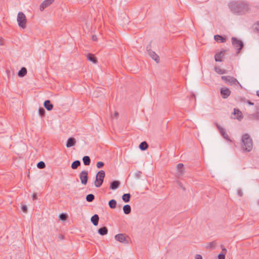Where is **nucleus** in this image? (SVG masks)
Wrapping results in <instances>:
<instances>
[{
	"mask_svg": "<svg viewBox=\"0 0 259 259\" xmlns=\"http://www.w3.org/2000/svg\"><path fill=\"white\" fill-rule=\"evenodd\" d=\"M228 6L231 11L238 15H244L249 10L248 4L244 2L232 1Z\"/></svg>",
	"mask_w": 259,
	"mask_h": 259,
	"instance_id": "f257e3e1",
	"label": "nucleus"
},
{
	"mask_svg": "<svg viewBox=\"0 0 259 259\" xmlns=\"http://www.w3.org/2000/svg\"><path fill=\"white\" fill-rule=\"evenodd\" d=\"M242 142V148L244 152H250L252 149L253 142L251 138L248 134H244L241 138Z\"/></svg>",
	"mask_w": 259,
	"mask_h": 259,
	"instance_id": "f03ea898",
	"label": "nucleus"
},
{
	"mask_svg": "<svg viewBox=\"0 0 259 259\" xmlns=\"http://www.w3.org/2000/svg\"><path fill=\"white\" fill-rule=\"evenodd\" d=\"M105 177V172L101 170L98 171L96 176V179L94 182L95 187L99 188L102 185Z\"/></svg>",
	"mask_w": 259,
	"mask_h": 259,
	"instance_id": "7ed1b4c3",
	"label": "nucleus"
},
{
	"mask_svg": "<svg viewBox=\"0 0 259 259\" xmlns=\"http://www.w3.org/2000/svg\"><path fill=\"white\" fill-rule=\"evenodd\" d=\"M221 79L228 85H239L241 88H242V85L240 84L238 81L235 77L231 76H222Z\"/></svg>",
	"mask_w": 259,
	"mask_h": 259,
	"instance_id": "20e7f679",
	"label": "nucleus"
},
{
	"mask_svg": "<svg viewBox=\"0 0 259 259\" xmlns=\"http://www.w3.org/2000/svg\"><path fill=\"white\" fill-rule=\"evenodd\" d=\"M232 44L233 47L237 49L236 55L239 54L243 48L244 45L242 41L238 39L236 37H232L231 38Z\"/></svg>",
	"mask_w": 259,
	"mask_h": 259,
	"instance_id": "39448f33",
	"label": "nucleus"
},
{
	"mask_svg": "<svg viewBox=\"0 0 259 259\" xmlns=\"http://www.w3.org/2000/svg\"><path fill=\"white\" fill-rule=\"evenodd\" d=\"M17 22L20 27L25 28L26 27V23L27 19L25 14L21 12H19L17 15Z\"/></svg>",
	"mask_w": 259,
	"mask_h": 259,
	"instance_id": "423d86ee",
	"label": "nucleus"
},
{
	"mask_svg": "<svg viewBox=\"0 0 259 259\" xmlns=\"http://www.w3.org/2000/svg\"><path fill=\"white\" fill-rule=\"evenodd\" d=\"M146 50L148 52V55L155 61L156 63H159L160 59L159 56L151 50V45L149 44L146 47Z\"/></svg>",
	"mask_w": 259,
	"mask_h": 259,
	"instance_id": "0eeeda50",
	"label": "nucleus"
},
{
	"mask_svg": "<svg viewBox=\"0 0 259 259\" xmlns=\"http://www.w3.org/2000/svg\"><path fill=\"white\" fill-rule=\"evenodd\" d=\"M176 176L178 178L182 177L185 174L184 165L183 163H179L176 166Z\"/></svg>",
	"mask_w": 259,
	"mask_h": 259,
	"instance_id": "6e6552de",
	"label": "nucleus"
},
{
	"mask_svg": "<svg viewBox=\"0 0 259 259\" xmlns=\"http://www.w3.org/2000/svg\"><path fill=\"white\" fill-rule=\"evenodd\" d=\"M81 183L84 185H87L89 179L88 172L85 170L81 171L79 175Z\"/></svg>",
	"mask_w": 259,
	"mask_h": 259,
	"instance_id": "1a4fd4ad",
	"label": "nucleus"
},
{
	"mask_svg": "<svg viewBox=\"0 0 259 259\" xmlns=\"http://www.w3.org/2000/svg\"><path fill=\"white\" fill-rule=\"evenodd\" d=\"M114 238L116 241L120 243L125 244H127L128 243L124 234L120 233L117 234L115 236Z\"/></svg>",
	"mask_w": 259,
	"mask_h": 259,
	"instance_id": "9d476101",
	"label": "nucleus"
},
{
	"mask_svg": "<svg viewBox=\"0 0 259 259\" xmlns=\"http://www.w3.org/2000/svg\"><path fill=\"white\" fill-rule=\"evenodd\" d=\"M216 126H217L218 129L219 130L221 136L227 141L231 142V140L230 139L229 136L226 133L225 128L221 127L219 124L216 123Z\"/></svg>",
	"mask_w": 259,
	"mask_h": 259,
	"instance_id": "9b49d317",
	"label": "nucleus"
},
{
	"mask_svg": "<svg viewBox=\"0 0 259 259\" xmlns=\"http://www.w3.org/2000/svg\"><path fill=\"white\" fill-rule=\"evenodd\" d=\"M55 0H45L40 5L39 9L40 11H43L44 9L50 6Z\"/></svg>",
	"mask_w": 259,
	"mask_h": 259,
	"instance_id": "f8f14e48",
	"label": "nucleus"
},
{
	"mask_svg": "<svg viewBox=\"0 0 259 259\" xmlns=\"http://www.w3.org/2000/svg\"><path fill=\"white\" fill-rule=\"evenodd\" d=\"M231 91L227 88H222L220 94L223 99H227L231 94Z\"/></svg>",
	"mask_w": 259,
	"mask_h": 259,
	"instance_id": "ddd939ff",
	"label": "nucleus"
},
{
	"mask_svg": "<svg viewBox=\"0 0 259 259\" xmlns=\"http://www.w3.org/2000/svg\"><path fill=\"white\" fill-rule=\"evenodd\" d=\"M76 142V141L74 138L70 137L67 140L66 146L67 148L71 147L75 145Z\"/></svg>",
	"mask_w": 259,
	"mask_h": 259,
	"instance_id": "4468645a",
	"label": "nucleus"
},
{
	"mask_svg": "<svg viewBox=\"0 0 259 259\" xmlns=\"http://www.w3.org/2000/svg\"><path fill=\"white\" fill-rule=\"evenodd\" d=\"M120 185V182L119 181H112L110 184V189L111 190H116L119 188Z\"/></svg>",
	"mask_w": 259,
	"mask_h": 259,
	"instance_id": "2eb2a0df",
	"label": "nucleus"
},
{
	"mask_svg": "<svg viewBox=\"0 0 259 259\" xmlns=\"http://www.w3.org/2000/svg\"><path fill=\"white\" fill-rule=\"evenodd\" d=\"M226 52V50H222L220 53H217L214 55V60L216 62H222L223 56Z\"/></svg>",
	"mask_w": 259,
	"mask_h": 259,
	"instance_id": "dca6fc26",
	"label": "nucleus"
},
{
	"mask_svg": "<svg viewBox=\"0 0 259 259\" xmlns=\"http://www.w3.org/2000/svg\"><path fill=\"white\" fill-rule=\"evenodd\" d=\"M87 57L88 61L93 62L94 64H97L98 63L97 58L94 54L89 53L87 55Z\"/></svg>",
	"mask_w": 259,
	"mask_h": 259,
	"instance_id": "f3484780",
	"label": "nucleus"
},
{
	"mask_svg": "<svg viewBox=\"0 0 259 259\" xmlns=\"http://www.w3.org/2000/svg\"><path fill=\"white\" fill-rule=\"evenodd\" d=\"M45 108L48 111H51L53 108V105L51 103V101L49 100H46L44 103Z\"/></svg>",
	"mask_w": 259,
	"mask_h": 259,
	"instance_id": "a211bd4d",
	"label": "nucleus"
},
{
	"mask_svg": "<svg viewBox=\"0 0 259 259\" xmlns=\"http://www.w3.org/2000/svg\"><path fill=\"white\" fill-rule=\"evenodd\" d=\"M108 232V228L105 226L102 227L98 230V233L101 236L107 235Z\"/></svg>",
	"mask_w": 259,
	"mask_h": 259,
	"instance_id": "6ab92c4d",
	"label": "nucleus"
},
{
	"mask_svg": "<svg viewBox=\"0 0 259 259\" xmlns=\"http://www.w3.org/2000/svg\"><path fill=\"white\" fill-rule=\"evenodd\" d=\"M99 221V217L98 214H95L92 217L91 219V221L92 223V224L96 226L98 225Z\"/></svg>",
	"mask_w": 259,
	"mask_h": 259,
	"instance_id": "aec40b11",
	"label": "nucleus"
},
{
	"mask_svg": "<svg viewBox=\"0 0 259 259\" xmlns=\"http://www.w3.org/2000/svg\"><path fill=\"white\" fill-rule=\"evenodd\" d=\"M214 39L216 41L221 42H225L226 41V38L221 35L217 34L214 36Z\"/></svg>",
	"mask_w": 259,
	"mask_h": 259,
	"instance_id": "412c9836",
	"label": "nucleus"
},
{
	"mask_svg": "<svg viewBox=\"0 0 259 259\" xmlns=\"http://www.w3.org/2000/svg\"><path fill=\"white\" fill-rule=\"evenodd\" d=\"M27 72V69L25 67H23L18 71L17 75L20 77H23L26 75Z\"/></svg>",
	"mask_w": 259,
	"mask_h": 259,
	"instance_id": "4be33fe9",
	"label": "nucleus"
},
{
	"mask_svg": "<svg viewBox=\"0 0 259 259\" xmlns=\"http://www.w3.org/2000/svg\"><path fill=\"white\" fill-rule=\"evenodd\" d=\"M102 90H101V89H96L93 93L94 96L96 98H98L100 96H104V94Z\"/></svg>",
	"mask_w": 259,
	"mask_h": 259,
	"instance_id": "5701e85b",
	"label": "nucleus"
},
{
	"mask_svg": "<svg viewBox=\"0 0 259 259\" xmlns=\"http://www.w3.org/2000/svg\"><path fill=\"white\" fill-rule=\"evenodd\" d=\"M123 211L125 214H128L131 212V207L128 204L124 205L123 206Z\"/></svg>",
	"mask_w": 259,
	"mask_h": 259,
	"instance_id": "b1692460",
	"label": "nucleus"
},
{
	"mask_svg": "<svg viewBox=\"0 0 259 259\" xmlns=\"http://www.w3.org/2000/svg\"><path fill=\"white\" fill-rule=\"evenodd\" d=\"M131 197V195L130 193H125L122 195V199L124 202L127 203L130 201Z\"/></svg>",
	"mask_w": 259,
	"mask_h": 259,
	"instance_id": "393cba45",
	"label": "nucleus"
},
{
	"mask_svg": "<svg viewBox=\"0 0 259 259\" xmlns=\"http://www.w3.org/2000/svg\"><path fill=\"white\" fill-rule=\"evenodd\" d=\"M139 147L142 151H144L148 148V144L146 141H143L140 143Z\"/></svg>",
	"mask_w": 259,
	"mask_h": 259,
	"instance_id": "a878e982",
	"label": "nucleus"
},
{
	"mask_svg": "<svg viewBox=\"0 0 259 259\" xmlns=\"http://www.w3.org/2000/svg\"><path fill=\"white\" fill-rule=\"evenodd\" d=\"M109 206L111 209H114L116 207L117 202L115 199H111L108 202Z\"/></svg>",
	"mask_w": 259,
	"mask_h": 259,
	"instance_id": "bb28decb",
	"label": "nucleus"
},
{
	"mask_svg": "<svg viewBox=\"0 0 259 259\" xmlns=\"http://www.w3.org/2000/svg\"><path fill=\"white\" fill-rule=\"evenodd\" d=\"M215 71L219 74H223L227 73V71L225 69H222L218 66L214 67Z\"/></svg>",
	"mask_w": 259,
	"mask_h": 259,
	"instance_id": "cd10ccee",
	"label": "nucleus"
},
{
	"mask_svg": "<svg viewBox=\"0 0 259 259\" xmlns=\"http://www.w3.org/2000/svg\"><path fill=\"white\" fill-rule=\"evenodd\" d=\"M82 161L83 164L86 166L89 165L91 163V159L88 156H83L82 158Z\"/></svg>",
	"mask_w": 259,
	"mask_h": 259,
	"instance_id": "c85d7f7f",
	"label": "nucleus"
},
{
	"mask_svg": "<svg viewBox=\"0 0 259 259\" xmlns=\"http://www.w3.org/2000/svg\"><path fill=\"white\" fill-rule=\"evenodd\" d=\"M80 164H81V163L79 160H76L72 163V164L71 165V167L73 169H75L80 165Z\"/></svg>",
	"mask_w": 259,
	"mask_h": 259,
	"instance_id": "c756f323",
	"label": "nucleus"
},
{
	"mask_svg": "<svg viewBox=\"0 0 259 259\" xmlns=\"http://www.w3.org/2000/svg\"><path fill=\"white\" fill-rule=\"evenodd\" d=\"M217 245V242L215 241H212L211 242H209L207 243L206 246V248L208 249H214Z\"/></svg>",
	"mask_w": 259,
	"mask_h": 259,
	"instance_id": "7c9ffc66",
	"label": "nucleus"
},
{
	"mask_svg": "<svg viewBox=\"0 0 259 259\" xmlns=\"http://www.w3.org/2000/svg\"><path fill=\"white\" fill-rule=\"evenodd\" d=\"M95 199V196L93 194H90L86 196V200L89 202L93 201Z\"/></svg>",
	"mask_w": 259,
	"mask_h": 259,
	"instance_id": "2f4dec72",
	"label": "nucleus"
},
{
	"mask_svg": "<svg viewBox=\"0 0 259 259\" xmlns=\"http://www.w3.org/2000/svg\"><path fill=\"white\" fill-rule=\"evenodd\" d=\"M68 218V215L66 213H62L59 215V220L61 221H66Z\"/></svg>",
	"mask_w": 259,
	"mask_h": 259,
	"instance_id": "473e14b6",
	"label": "nucleus"
},
{
	"mask_svg": "<svg viewBox=\"0 0 259 259\" xmlns=\"http://www.w3.org/2000/svg\"><path fill=\"white\" fill-rule=\"evenodd\" d=\"M45 113H46V111H45V110L44 109V108H42V107H39V109H38V113H39V115L41 117L45 116Z\"/></svg>",
	"mask_w": 259,
	"mask_h": 259,
	"instance_id": "72a5a7b5",
	"label": "nucleus"
},
{
	"mask_svg": "<svg viewBox=\"0 0 259 259\" xmlns=\"http://www.w3.org/2000/svg\"><path fill=\"white\" fill-rule=\"evenodd\" d=\"M37 167L39 169L44 168L46 167V164L44 161H39L37 164Z\"/></svg>",
	"mask_w": 259,
	"mask_h": 259,
	"instance_id": "f704fd0d",
	"label": "nucleus"
},
{
	"mask_svg": "<svg viewBox=\"0 0 259 259\" xmlns=\"http://www.w3.org/2000/svg\"><path fill=\"white\" fill-rule=\"evenodd\" d=\"M142 172L140 171H137L134 175H135V178H136L137 179H140L141 177V175H142Z\"/></svg>",
	"mask_w": 259,
	"mask_h": 259,
	"instance_id": "c9c22d12",
	"label": "nucleus"
},
{
	"mask_svg": "<svg viewBox=\"0 0 259 259\" xmlns=\"http://www.w3.org/2000/svg\"><path fill=\"white\" fill-rule=\"evenodd\" d=\"M104 165V162H102V161H99L97 163V167L98 168H102Z\"/></svg>",
	"mask_w": 259,
	"mask_h": 259,
	"instance_id": "e433bc0d",
	"label": "nucleus"
},
{
	"mask_svg": "<svg viewBox=\"0 0 259 259\" xmlns=\"http://www.w3.org/2000/svg\"><path fill=\"white\" fill-rule=\"evenodd\" d=\"M225 253H224L223 252L220 253L218 255V259H225Z\"/></svg>",
	"mask_w": 259,
	"mask_h": 259,
	"instance_id": "4c0bfd02",
	"label": "nucleus"
},
{
	"mask_svg": "<svg viewBox=\"0 0 259 259\" xmlns=\"http://www.w3.org/2000/svg\"><path fill=\"white\" fill-rule=\"evenodd\" d=\"M21 209L24 212L26 213L27 212V206L25 205H22L21 206Z\"/></svg>",
	"mask_w": 259,
	"mask_h": 259,
	"instance_id": "58836bf2",
	"label": "nucleus"
},
{
	"mask_svg": "<svg viewBox=\"0 0 259 259\" xmlns=\"http://www.w3.org/2000/svg\"><path fill=\"white\" fill-rule=\"evenodd\" d=\"M254 29L259 32V21L254 24Z\"/></svg>",
	"mask_w": 259,
	"mask_h": 259,
	"instance_id": "ea45409f",
	"label": "nucleus"
},
{
	"mask_svg": "<svg viewBox=\"0 0 259 259\" xmlns=\"http://www.w3.org/2000/svg\"><path fill=\"white\" fill-rule=\"evenodd\" d=\"M241 112L240 111V110L238 109H234V112H233V114L234 115H236V114H237L238 115L239 114H241Z\"/></svg>",
	"mask_w": 259,
	"mask_h": 259,
	"instance_id": "a19ab883",
	"label": "nucleus"
},
{
	"mask_svg": "<svg viewBox=\"0 0 259 259\" xmlns=\"http://www.w3.org/2000/svg\"><path fill=\"white\" fill-rule=\"evenodd\" d=\"M237 194L240 197H242L243 195V193L240 189L238 190Z\"/></svg>",
	"mask_w": 259,
	"mask_h": 259,
	"instance_id": "79ce46f5",
	"label": "nucleus"
},
{
	"mask_svg": "<svg viewBox=\"0 0 259 259\" xmlns=\"http://www.w3.org/2000/svg\"><path fill=\"white\" fill-rule=\"evenodd\" d=\"M32 198L33 200H36L37 199V194L33 193L32 195Z\"/></svg>",
	"mask_w": 259,
	"mask_h": 259,
	"instance_id": "37998d69",
	"label": "nucleus"
},
{
	"mask_svg": "<svg viewBox=\"0 0 259 259\" xmlns=\"http://www.w3.org/2000/svg\"><path fill=\"white\" fill-rule=\"evenodd\" d=\"M221 247L222 249L223 252L226 254L227 252V249L224 247V246L223 245H221Z\"/></svg>",
	"mask_w": 259,
	"mask_h": 259,
	"instance_id": "c03bdc74",
	"label": "nucleus"
},
{
	"mask_svg": "<svg viewBox=\"0 0 259 259\" xmlns=\"http://www.w3.org/2000/svg\"><path fill=\"white\" fill-rule=\"evenodd\" d=\"M195 259H202V257L200 254H196L195 256Z\"/></svg>",
	"mask_w": 259,
	"mask_h": 259,
	"instance_id": "a18cd8bd",
	"label": "nucleus"
},
{
	"mask_svg": "<svg viewBox=\"0 0 259 259\" xmlns=\"http://www.w3.org/2000/svg\"><path fill=\"white\" fill-rule=\"evenodd\" d=\"M58 238L60 240H63L64 239V236L62 234H59V235L58 236Z\"/></svg>",
	"mask_w": 259,
	"mask_h": 259,
	"instance_id": "49530a36",
	"label": "nucleus"
},
{
	"mask_svg": "<svg viewBox=\"0 0 259 259\" xmlns=\"http://www.w3.org/2000/svg\"><path fill=\"white\" fill-rule=\"evenodd\" d=\"M247 103L250 105H253V103L251 102L249 100H248L247 101Z\"/></svg>",
	"mask_w": 259,
	"mask_h": 259,
	"instance_id": "de8ad7c7",
	"label": "nucleus"
},
{
	"mask_svg": "<svg viewBox=\"0 0 259 259\" xmlns=\"http://www.w3.org/2000/svg\"><path fill=\"white\" fill-rule=\"evenodd\" d=\"M118 115V113L117 112H115L114 114V116L116 118H117Z\"/></svg>",
	"mask_w": 259,
	"mask_h": 259,
	"instance_id": "09e8293b",
	"label": "nucleus"
},
{
	"mask_svg": "<svg viewBox=\"0 0 259 259\" xmlns=\"http://www.w3.org/2000/svg\"><path fill=\"white\" fill-rule=\"evenodd\" d=\"M92 39H93V40H95H95H97V37H96V35H93V36H92Z\"/></svg>",
	"mask_w": 259,
	"mask_h": 259,
	"instance_id": "8fccbe9b",
	"label": "nucleus"
},
{
	"mask_svg": "<svg viewBox=\"0 0 259 259\" xmlns=\"http://www.w3.org/2000/svg\"><path fill=\"white\" fill-rule=\"evenodd\" d=\"M178 183H179V184L180 186V187H181V188H182L184 190H185V188L183 187L182 184H181L180 182H178Z\"/></svg>",
	"mask_w": 259,
	"mask_h": 259,
	"instance_id": "3c124183",
	"label": "nucleus"
},
{
	"mask_svg": "<svg viewBox=\"0 0 259 259\" xmlns=\"http://www.w3.org/2000/svg\"><path fill=\"white\" fill-rule=\"evenodd\" d=\"M191 98H193L194 99V100L195 101L196 100V98H195V96L194 94H192V95H191Z\"/></svg>",
	"mask_w": 259,
	"mask_h": 259,
	"instance_id": "603ef678",
	"label": "nucleus"
},
{
	"mask_svg": "<svg viewBox=\"0 0 259 259\" xmlns=\"http://www.w3.org/2000/svg\"><path fill=\"white\" fill-rule=\"evenodd\" d=\"M3 39L2 38H0V45H3Z\"/></svg>",
	"mask_w": 259,
	"mask_h": 259,
	"instance_id": "864d4df0",
	"label": "nucleus"
},
{
	"mask_svg": "<svg viewBox=\"0 0 259 259\" xmlns=\"http://www.w3.org/2000/svg\"><path fill=\"white\" fill-rule=\"evenodd\" d=\"M256 95L259 97V90L256 92Z\"/></svg>",
	"mask_w": 259,
	"mask_h": 259,
	"instance_id": "5fc2aeb1",
	"label": "nucleus"
},
{
	"mask_svg": "<svg viewBox=\"0 0 259 259\" xmlns=\"http://www.w3.org/2000/svg\"><path fill=\"white\" fill-rule=\"evenodd\" d=\"M235 118L239 119V117H238V116H236V117H235Z\"/></svg>",
	"mask_w": 259,
	"mask_h": 259,
	"instance_id": "6e6d98bb",
	"label": "nucleus"
}]
</instances>
